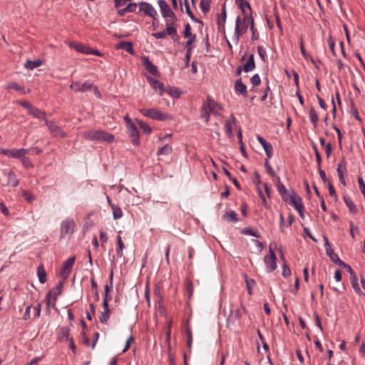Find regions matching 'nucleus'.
<instances>
[{
  "label": "nucleus",
  "mask_w": 365,
  "mask_h": 365,
  "mask_svg": "<svg viewBox=\"0 0 365 365\" xmlns=\"http://www.w3.org/2000/svg\"><path fill=\"white\" fill-rule=\"evenodd\" d=\"M351 282L354 291L359 295H361L363 292L359 287L356 275H353L352 277H351Z\"/></svg>",
  "instance_id": "35"
},
{
  "label": "nucleus",
  "mask_w": 365,
  "mask_h": 365,
  "mask_svg": "<svg viewBox=\"0 0 365 365\" xmlns=\"http://www.w3.org/2000/svg\"><path fill=\"white\" fill-rule=\"evenodd\" d=\"M147 80L153 89H155V91L158 90L159 94L160 96L163 95V93H165V86L163 83L150 76L147 77Z\"/></svg>",
  "instance_id": "21"
},
{
  "label": "nucleus",
  "mask_w": 365,
  "mask_h": 365,
  "mask_svg": "<svg viewBox=\"0 0 365 365\" xmlns=\"http://www.w3.org/2000/svg\"><path fill=\"white\" fill-rule=\"evenodd\" d=\"M110 314V311H103L100 317V322L103 324L107 323Z\"/></svg>",
  "instance_id": "51"
},
{
  "label": "nucleus",
  "mask_w": 365,
  "mask_h": 365,
  "mask_svg": "<svg viewBox=\"0 0 365 365\" xmlns=\"http://www.w3.org/2000/svg\"><path fill=\"white\" fill-rule=\"evenodd\" d=\"M249 24H250V16H243L242 20H241L240 16L237 17L235 29V36L236 43H238L240 36L247 32Z\"/></svg>",
  "instance_id": "3"
},
{
  "label": "nucleus",
  "mask_w": 365,
  "mask_h": 365,
  "mask_svg": "<svg viewBox=\"0 0 365 365\" xmlns=\"http://www.w3.org/2000/svg\"><path fill=\"white\" fill-rule=\"evenodd\" d=\"M195 34L191 33V26L189 24H187L185 26V29L183 31V36L185 38H190L194 36Z\"/></svg>",
  "instance_id": "52"
},
{
  "label": "nucleus",
  "mask_w": 365,
  "mask_h": 365,
  "mask_svg": "<svg viewBox=\"0 0 365 365\" xmlns=\"http://www.w3.org/2000/svg\"><path fill=\"white\" fill-rule=\"evenodd\" d=\"M142 63L145 66L147 71L150 73L153 76H159L157 66H155L149 59L148 56L142 57Z\"/></svg>",
  "instance_id": "16"
},
{
  "label": "nucleus",
  "mask_w": 365,
  "mask_h": 365,
  "mask_svg": "<svg viewBox=\"0 0 365 365\" xmlns=\"http://www.w3.org/2000/svg\"><path fill=\"white\" fill-rule=\"evenodd\" d=\"M257 139L263 147L267 158H270L273 154V148L272 144L266 141L261 135H257Z\"/></svg>",
  "instance_id": "20"
},
{
  "label": "nucleus",
  "mask_w": 365,
  "mask_h": 365,
  "mask_svg": "<svg viewBox=\"0 0 365 365\" xmlns=\"http://www.w3.org/2000/svg\"><path fill=\"white\" fill-rule=\"evenodd\" d=\"M235 88L237 92L242 95L244 97L247 96V86L242 83L241 78H238L235 81Z\"/></svg>",
  "instance_id": "25"
},
{
  "label": "nucleus",
  "mask_w": 365,
  "mask_h": 365,
  "mask_svg": "<svg viewBox=\"0 0 365 365\" xmlns=\"http://www.w3.org/2000/svg\"><path fill=\"white\" fill-rule=\"evenodd\" d=\"M19 159L21 160V162H22L23 165L26 168H29L33 167V165H32V163H31V160L29 158L26 157V155H24L22 157L19 158Z\"/></svg>",
  "instance_id": "54"
},
{
  "label": "nucleus",
  "mask_w": 365,
  "mask_h": 365,
  "mask_svg": "<svg viewBox=\"0 0 365 365\" xmlns=\"http://www.w3.org/2000/svg\"><path fill=\"white\" fill-rule=\"evenodd\" d=\"M76 227L75 221L73 219H66L61 224L60 240L68 237V239L73 234Z\"/></svg>",
  "instance_id": "5"
},
{
  "label": "nucleus",
  "mask_w": 365,
  "mask_h": 365,
  "mask_svg": "<svg viewBox=\"0 0 365 365\" xmlns=\"http://www.w3.org/2000/svg\"><path fill=\"white\" fill-rule=\"evenodd\" d=\"M45 124L53 137L64 138L66 136V133L53 121L45 119Z\"/></svg>",
  "instance_id": "12"
},
{
  "label": "nucleus",
  "mask_w": 365,
  "mask_h": 365,
  "mask_svg": "<svg viewBox=\"0 0 365 365\" xmlns=\"http://www.w3.org/2000/svg\"><path fill=\"white\" fill-rule=\"evenodd\" d=\"M291 197L292 198L287 202L294 206L296 210H301V208L303 207L302 198L297 195L294 190H291Z\"/></svg>",
  "instance_id": "22"
},
{
  "label": "nucleus",
  "mask_w": 365,
  "mask_h": 365,
  "mask_svg": "<svg viewBox=\"0 0 365 365\" xmlns=\"http://www.w3.org/2000/svg\"><path fill=\"white\" fill-rule=\"evenodd\" d=\"M129 136L131 138L132 143L135 146H138L140 145L139 140V132L135 125V124L128 126V128Z\"/></svg>",
  "instance_id": "18"
},
{
  "label": "nucleus",
  "mask_w": 365,
  "mask_h": 365,
  "mask_svg": "<svg viewBox=\"0 0 365 365\" xmlns=\"http://www.w3.org/2000/svg\"><path fill=\"white\" fill-rule=\"evenodd\" d=\"M29 113L33 115L36 118L43 119L45 120L46 119V113L44 111H42L39 108L36 106H33Z\"/></svg>",
  "instance_id": "26"
},
{
  "label": "nucleus",
  "mask_w": 365,
  "mask_h": 365,
  "mask_svg": "<svg viewBox=\"0 0 365 365\" xmlns=\"http://www.w3.org/2000/svg\"><path fill=\"white\" fill-rule=\"evenodd\" d=\"M176 21H177L168 19L166 21V29L165 30L166 35L173 36L174 41H177L179 38L177 36Z\"/></svg>",
  "instance_id": "15"
},
{
  "label": "nucleus",
  "mask_w": 365,
  "mask_h": 365,
  "mask_svg": "<svg viewBox=\"0 0 365 365\" xmlns=\"http://www.w3.org/2000/svg\"><path fill=\"white\" fill-rule=\"evenodd\" d=\"M257 53L260 57V58L263 61H265V58H266V51H264V48L262 46H257Z\"/></svg>",
  "instance_id": "57"
},
{
  "label": "nucleus",
  "mask_w": 365,
  "mask_h": 365,
  "mask_svg": "<svg viewBox=\"0 0 365 365\" xmlns=\"http://www.w3.org/2000/svg\"><path fill=\"white\" fill-rule=\"evenodd\" d=\"M235 1H236V3L238 4L243 16H250V15H252L251 6L247 0H235Z\"/></svg>",
  "instance_id": "19"
},
{
  "label": "nucleus",
  "mask_w": 365,
  "mask_h": 365,
  "mask_svg": "<svg viewBox=\"0 0 365 365\" xmlns=\"http://www.w3.org/2000/svg\"><path fill=\"white\" fill-rule=\"evenodd\" d=\"M299 43H300V51H301L302 55L306 60H308L309 55L307 54V53L305 51L302 36H300Z\"/></svg>",
  "instance_id": "56"
},
{
  "label": "nucleus",
  "mask_w": 365,
  "mask_h": 365,
  "mask_svg": "<svg viewBox=\"0 0 365 365\" xmlns=\"http://www.w3.org/2000/svg\"><path fill=\"white\" fill-rule=\"evenodd\" d=\"M339 266L346 269L347 272L350 274L351 277H352L353 275H356L353 269L351 267V266L346 264L344 262L342 261L341 263Z\"/></svg>",
  "instance_id": "60"
},
{
  "label": "nucleus",
  "mask_w": 365,
  "mask_h": 365,
  "mask_svg": "<svg viewBox=\"0 0 365 365\" xmlns=\"http://www.w3.org/2000/svg\"><path fill=\"white\" fill-rule=\"evenodd\" d=\"M313 148L314 150V153H315V155H316V158H317V166H320L321 163H322V156L315 145L313 146Z\"/></svg>",
  "instance_id": "62"
},
{
  "label": "nucleus",
  "mask_w": 365,
  "mask_h": 365,
  "mask_svg": "<svg viewBox=\"0 0 365 365\" xmlns=\"http://www.w3.org/2000/svg\"><path fill=\"white\" fill-rule=\"evenodd\" d=\"M138 6L140 9L139 11H143L145 14V15H147L148 16H150L153 19H155L158 14L150 4L145 1H141L138 4Z\"/></svg>",
  "instance_id": "13"
},
{
  "label": "nucleus",
  "mask_w": 365,
  "mask_h": 365,
  "mask_svg": "<svg viewBox=\"0 0 365 365\" xmlns=\"http://www.w3.org/2000/svg\"><path fill=\"white\" fill-rule=\"evenodd\" d=\"M343 199L346 205L348 207L349 212L352 214H356L358 212V209L351 197L349 196H344Z\"/></svg>",
  "instance_id": "27"
},
{
  "label": "nucleus",
  "mask_w": 365,
  "mask_h": 365,
  "mask_svg": "<svg viewBox=\"0 0 365 365\" xmlns=\"http://www.w3.org/2000/svg\"><path fill=\"white\" fill-rule=\"evenodd\" d=\"M327 186H328L329 195L332 197H336V193L335 189H334L332 183L330 181H328Z\"/></svg>",
  "instance_id": "64"
},
{
  "label": "nucleus",
  "mask_w": 365,
  "mask_h": 365,
  "mask_svg": "<svg viewBox=\"0 0 365 365\" xmlns=\"http://www.w3.org/2000/svg\"><path fill=\"white\" fill-rule=\"evenodd\" d=\"M27 150L21 149H4L0 148V154H4L9 158H19L26 155Z\"/></svg>",
  "instance_id": "9"
},
{
  "label": "nucleus",
  "mask_w": 365,
  "mask_h": 365,
  "mask_svg": "<svg viewBox=\"0 0 365 365\" xmlns=\"http://www.w3.org/2000/svg\"><path fill=\"white\" fill-rule=\"evenodd\" d=\"M113 216L115 220L120 219L123 216L121 208L116 205H111Z\"/></svg>",
  "instance_id": "40"
},
{
  "label": "nucleus",
  "mask_w": 365,
  "mask_h": 365,
  "mask_svg": "<svg viewBox=\"0 0 365 365\" xmlns=\"http://www.w3.org/2000/svg\"><path fill=\"white\" fill-rule=\"evenodd\" d=\"M186 336H187V345L188 349L190 350L192 347V334L190 327L188 325V321H187V326L185 330Z\"/></svg>",
  "instance_id": "38"
},
{
  "label": "nucleus",
  "mask_w": 365,
  "mask_h": 365,
  "mask_svg": "<svg viewBox=\"0 0 365 365\" xmlns=\"http://www.w3.org/2000/svg\"><path fill=\"white\" fill-rule=\"evenodd\" d=\"M116 49L125 50L131 55H135V51L133 49V44L130 41H120L116 46Z\"/></svg>",
  "instance_id": "24"
},
{
  "label": "nucleus",
  "mask_w": 365,
  "mask_h": 365,
  "mask_svg": "<svg viewBox=\"0 0 365 365\" xmlns=\"http://www.w3.org/2000/svg\"><path fill=\"white\" fill-rule=\"evenodd\" d=\"M172 150H173L172 147L170 146L168 144H166L158 150L157 155H168L172 153Z\"/></svg>",
  "instance_id": "43"
},
{
  "label": "nucleus",
  "mask_w": 365,
  "mask_h": 365,
  "mask_svg": "<svg viewBox=\"0 0 365 365\" xmlns=\"http://www.w3.org/2000/svg\"><path fill=\"white\" fill-rule=\"evenodd\" d=\"M74 262L75 257L73 256L69 257L63 263V266L61 270V276L62 277L63 280H66L68 279Z\"/></svg>",
  "instance_id": "10"
},
{
  "label": "nucleus",
  "mask_w": 365,
  "mask_h": 365,
  "mask_svg": "<svg viewBox=\"0 0 365 365\" xmlns=\"http://www.w3.org/2000/svg\"><path fill=\"white\" fill-rule=\"evenodd\" d=\"M185 9H186V13L189 16V17L194 21L195 22H198V23H202L201 21H200L199 19H196L195 16H194V14H192L188 4H187V0H185Z\"/></svg>",
  "instance_id": "46"
},
{
  "label": "nucleus",
  "mask_w": 365,
  "mask_h": 365,
  "mask_svg": "<svg viewBox=\"0 0 365 365\" xmlns=\"http://www.w3.org/2000/svg\"><path fill=\"white\" fill-rule=\"evenodd\" d=\"M216 109L222 110L221 106L208 96L205 101H203L201 107L200 116L203 118L206 123L210 120V113H213Z\"/></svg>",
  "instance_id": "2"
},
{
  "label": "nucleus",
  "mask_w": 365,
  "mask_h": 365,
  "mask_svg": "<svg viewBox=\"0 0 365 365\" xmlns=\"http://www.w3.org/2000/svg\"><path fill=\"white\" fill-rule=\"evenodd\" d=\"M137 122H138L140 128L143 130V131L145 134H150L151 133L152 129L148 124L143 122L142 120H137Z\"/></svg>",
  "instance_id": "45"
},
{
  "label": "nucleus",
  "mask_w": 365,
  "mask_h": 365,
  "mask_svg": "<svg viewBox=\"0 0 365 365\" xmlns=\"http://www.w3.org/2000/svg\"><path fill=\"white\" fill-rule=\"evenodd\" d=\"M328 44H329L331 51L332 52V53L334 55H335V50H334L335 41L331 35L328 38Z\"/></svg>",
  "instance_id": "58"
},
{
  "label": "nucleus",
  "mask_w": 365,
  "mask_h": 365,
  "mask_svg": "<svg viewBox=\"0 0 365 365\" xmlns=\"http://www.w3.org/2000/svg\"><path fill=\"white\" fill-rule=\"evenodd\" d=\"M59 339L61 341H68L71 336H70V329L68 327H62L59 329Z\"/></svg>",
  "instance_id": "30"
},
{
  "label": "nucleus",
  "mask_w": 365,
  "mask_h": 365,
  "mask_svg": "<svg viewBox=\"0 0 365 365\" xmlns=\"http://www.w3.org/2000/svg\"><path fill=\"white\" fill-rule=\"evenodd\" d=\"M6 88L9 89H14L16 91H20L23 93H28L30 92V89H27L26 91H25V89L22 86L18 85L14 81H11V82L9 83Z\"/></svg>",
  "instance_id": "34"
},
{
  "label": "nucleus",
  "mask_w": 365,
  "mask_h": 365,
  "mask_svg": "<svg viewBox=\"0 0 365 365\" xmlns=\"http://www.w3.org/2000/svg\"><path fill=\"white\" fill-rule=\"evenodd\" d=\"M64 281L65 280H62L61 282H60L53 289L50 290L46 294V311L47 312H50L49 307H50V304H51V298L53 299L52 306L54 307L56 305V302L57 300L58 297L61 294Z\"/></svg>",
  "instance_id": "6"
},
{
  "label": "nucleus",
  "mask_w": 365,
  "mask_h": 365,
  "mask_svg": "<svg viewBox=\"0 0 365 365\" xmlns=\"http://www.w3.org/2000/svg\"><path fill=\"white\" fill-rule=\"evenodd\" d=\"M158 5L160 8L162 16L165 19L177 21L175 13L170 9L168 4L165 0H158Z\"/></svg>",
  "instance_id": "8"
},
{
  "label": "nucleus",
  "mask_w": 365,
  "mask_h": 365,
  "mask_svg": "<svg viewBox=\"0 0 365 365\" xmlns=\"http://www.w3.org/2000/svg\"><path fill=\"white\" fill-rule=\"evenodd\" d=\"M7 181L2 182L3 186H12L16 187L19 185V180L16 178L15 173L10 170L8 173H6Z\"/></svg>",
  "instance_id": "23"
},
{
  "label": "nucleus",
  "mask_w": 365,
  "mask_h": 365,
  "mask_svg": "<svg viewBox=\"0 0 365 365\" xmlns=\"http://www.w3.org/2000/svg\"><path fill=\"white\" fill-rule=\"evenodd\" d=\"M255 68V63L254 55L250 54L248 57L247 62L245 63L243 66V70L245 72H250Z\"/></svg>",
  "instance_id": "29"
},
{
  "label": "nucleus",
  "mask_w": 365,
  "mask_h": 365,
  "mask_svg": "<svg viewBox=\"0 0 365 365\" xmlns=\"http://www.w3.org/2000/svg\"><path fill=\"white\" fill-rule=\"evenodd\" d=\"M250 30L252 31V40L256 41L259 38V34L254 26V20L252 15H250Z\"/></svg>",
  "instance_id": "37"
},
{
  "label": "nucleus",
  "mask_w": 365,
  "mask_h": 365,
  "mask_svg": "<svg viewBox=\"0 0 365 365\" xmlns=\"http://www.w3.org/2000/svg\"><path fill=\"white\" fill-rule=\"evenodd\" d=\"M69 46L71 48H73L77 51L82 53L88 54V53L90 52L89 47L81 43H69Z\"/></svg>",
  "instance_id": "32"
},
{
  "label": "nucleus",
  "mask_w": 365,
  "mask_h": 365,
  "mask_svg": "<svg viewBox=\"0 0 365 365\" xmlns=\"http://www.w3.org/2000/svg\"><path fill=\"white\" fill-rule=\"evenodd\" d=\"M93 87V84L89 82H84L83 83H81V82L76 81L73 82L70 85V88L76 92H85L86 91L91 90Z\"/></svg>",
  "instance_id": "14"
},
{
  "label": "nucleus",
  "mask_w": 365,
  "mask_h": 365,
  "mask_svg": "<svg viewBox=\"0 0 365 365\" xmlns=\"http://www.w3.org/2000/svg\"><path fill=\"white\" fill-rule=\"evenodd\" d=\"M37 274L40 283L43 284L46 282V272L43 265L41 264L37 268Z\"/></svg>",
  "instance_id": "33"
},
{
  "label": "nucleus",
  "mask_w": 365,
  "mask_h": 365,
  "mask_svg": "<svg viewBox=\"0 0 365 365\" xmlns=\"http://www.w3.org/2000/svg\"><path fill=\"white\" fill-rule=\"evenodd\" d=\"M290 275H291V270H290L289 266L287 265V264H283L282 276L286 278Z\"/></svg>",
  "instance_id": "61"
},
{
  "label": "nucleus",
  "mask_w": 365,
  "mask_h": 365,
  "mask_svg": "<svg viewBox=\"0 0 365 365\" xmlns=\"http://www.w3.org/2000/svg\"><path fill=\"white\" fill-rule=\"evenodd\" d=\"M83 137L91 141H105L107 143H112L115 138L114 135L109 133L106 130H90L84 131Z\"/></svg>",
  "instance_id": "1"
},
{
  "label": "nucleus",
  "mask_w": 365,
  "mask_h": 365,
  "mask_svg": "<svg viewBox=\"0 0 365 365\" xmlns=\"http://www.w3.org/2000/svg\"><path fill=\"white\" fill-rule=\"evenodd\" d=\"M337 175L339 177V180L340 182L344 185L346 186V181L344 178V175L347 173L346 170V161L345 160L344 157H342L338 163L337 165Z\"/></svg>",
  "instance_id": "11"
},
{
  "label": "nucleus",
  "mask_w": 365,
  "mask_h": 365,
  "mask_svg": "<svg viewBox=\"0 0 365 365\" xmlns=\"http://www.w3.org/2000/svg\"><path fill=\"white\" fill-rule=\"evenodd\" d=\"M268 159L267 158L264 163V167L266 168V170L267 172L272 177V178H275L276 177V174L274 172L272 168L271 167V165H269V161H268Z\"/></svg>",
  "instance_id": "55"
},
{
  "label": "nucleus",
  "mask_w": 365,
  "mask_h": 365,
  "mask_svg": "<svg viewBox=\"0 0 365 365\" xmlns=\"http://www.w3.org/2000/svg\"><path fill=\"white\" fill-rule=\"evenodd\" d=\"M242 233L245 234V235H252V236L255 237L257 238H259L261 237L260 235L257 232L253 230L250 227H245V228H244L242 230Z\"/></svg>",
  "instance_id": "47"
},
{
  "label": "nucleus",
  "mask_w": 365,
  "mask_h": 365,
  "mask_svg": "<svg viewBox=\"0 0 365 365\" xmlns=\"http://www.w3.org/2000/svg\"><path fill=\"white\" fill-rule=\"evenodd\" d=\"M246 312L247 309L243 305L241 306V309H237L235 312L231 311V313L227 319V323H234L235 320H239Z\"/></svg>",
  "instance_id": "17"
},
{
  "label": "nucleus",
  "mask_w": 365,
  "mask_h": 365,
  "mask_svg": "<svg viewBox=\"0 0 365 365\" xmlns=\"http://www.w3.org/2000/svg\"><path fill=\"white\" fill-rule=\"evenodd\" d=\"M253 86H258L260 84V78L258 74H255L250 79Z\"/></svg>",
  "instance_id": "63"
},
{
  "label": "nucleus",
  "mask_w": 365,
  "mask_h": 365,
  "mask_svg": "<svg viewBox=\"0 0 365 365\" xmlns=\"http://www.w3.org/2000/svg\"><path fill=\"white\" fill-rule=\"evenodd\" d=\"M117 244H118V255L121 257L123 255V250L125 247V245L122 241V239L120 235L117 237Z\"/></svg>",
  "instance_id": "48"
},
{
  "label": "nucleus",
  "mask_w": 365,
  "mask_h": 365,
  "mask_svg": "<svg viewBox=\"0 0 365 365\" xmlns=\"http://www.w3.org/2000/svg\"><path fill=\"white\" fill-rule=\"evenodd\" d=\"M327 255L329 257L330 259L335 263L336 264L339 265L341 263V260L334 251L331 247H327L326 249Z\"/></svg>",
  "instance_id": "28"
},
{
  "label": "nucleus",
  "mask_w": 365,
  "mask_h": 365,
  "mask_svg": "<svg viewBox=\"0 0 365 365\" xmlns=\"http://www.w3.org/2000/svg\"><path fill=\"white\" fill-rule=\"evenodd\" d=\"M165 92L168 93L170 96L176 98H179L181 94V92H180L178 88L171 86H169L167 88H165Z\"/></svg>",
  "instance_id": "41"
},
{
  "label": "nucleus",
  "mask_w": 365,
  "mask_h": 365,
  "mask_svg": "<svg viewBox=\"0 0 365 365\" xmlns=\"http://www.w3.org/2000/svg\"><path fill=\"white\" fill-rule=\"evenodd\" d=\"M186 290L188 293V296L190 298L193 293V284L191 281L187 279L185 282Z\"/></svg>",
  "instance_id": "53"
},
{
  "label": "nucleus",
  "mask_w": 365,
  "mask_h": 365,
  "mask_svg": "<svg viewBox=\"0 0 365 365\" xmlns=\"http://www.w3.org/2000/svg\"><path fill=\"white\" fill-rule=\"evenodd\" d=\"M222 18L220 17V14H217V25H218L219 29H220V27L222 26L223 29H225L224 24H225V21H226L225 4H224L222 6Z\"/></svg>",
  "instance_id": "36"
},
{
  "label": "nucleus",
  "mask_w": 365,
  "mask_h": 365,
  "mask_svg": "<svg viewBox=\"0 0 365 365\" xmlns=\"http://www.w3.org/2000/svg\"><path fill=\"white\" fill-rule=\"evenodd\" d=\"M317 168H318L319 174L322 181L324 183L327 184L328 181H329V180L327 178L325 172L322 169L321 165L320 166H317Z\"/></svg>",
  "instance_id": "59"
},
{
  "label": "nucleus",
  "mask_w": 365,
  "mask_h": 365,
  "mask_svg": "<svg viewBox=\"0 0 365 365\" xmlns=\"http://www.w3.org/2000/svg\"><path fill=\"white\" fill-rule=\"evenodd\" d=\"M188 40L185 43V48L186 51L192 52V44L196 40V35H194L192 37L187 38Z\"/></svg>",
  "instance_id": "50"
},
{
  "label": "nucleus",
  "mask_w": 365,
  "mask_h": 365,
  "mask_svg": "<svg viewBox=\"0 0 365 365\" xmlns=\"http://www.w3.org/2000/svg\"><path fill=\"white\" fill-rule=\"evenodd\" d=\"M225 130L230 138H233L232 125L230 121L227 120L225 125Z\"/></svg>",
  "instance_id": "49"
},
{
  "label": "nucleus",
  "mask_w": 365,
  "mask_h": 365,
  "mask_svg": "<svg viewBox=\"0 0 365 365\" xmlns=\"http://www.w3.org/2000/svg\"><path fill=\"white\" fill-rule=\"evenodd\" d=\"M273 247L277 248L275 243H271L269 245V255H267L264 257V262L266 265V268L268 272H272L277 269V257Z\"/></svg>",
  "instance_id": "4"
},
{
  "label": "nucleus",
  "mask_w": 365,
  "mask_h": 365,
  "mask_svg": "<svg viewBox=\"0 0 365 365\" xmlns=\"http://www.w3.org/2000/svg\"><path fill=\"white\" fill-rule=\"evenodd\" d=\"M211 4V0H201L200 3V6L202 11L204 14H207L210 11V6Z\"/></svg>",
  "instance_id": "44"
},
{
  "label": "nucleus",
  "mask_w": 365,
  "mask_h": 365,
  "mask_svg": "<svg viewBox=\"0 0 365 365\" xmlns=\"http://www.w3.org/2000/svg\"><path fill=\"white\" fill-rule=\"evenodd\" d=\"M140 112L144 116L150 118L154 120L163 121V120H169L171 118L168 114L163 113L155 108H150V109L143 108V109L140 110Z\"/></svg>",
  "instance_id": "7"
},
{
  "label": "nucleus",
  "mask_w": 365,
  "mask_h": 365,
  "mask_svg": "<svg viewBox=\"0 0 365 365\" xmlns=\"http://www.w3.org/2000/svg\"><path fill=\"white\" fill-rule=\"evenodd\" d=\"M43 64V61L41 59H36L34 61L27 60L24 63V67L29 70H33Z\"/></svg>",
  "instance_id": "31"
},
{
  "label": "nucleus",
  "mask_w": 365,
  "mask_h": 365,
  "mask_svg": "<svg viewBox=\"0 0 365 365\" xmlns=\"http://www.w3.org/2000/svg\"><path fill=\"white\" fill-rule=\"evenodd\" d=\"M309 119L314 127H317V122L319 120L318 115L315 111L314 108L312 107L309 110Z\"/></svg>",
  "instance_id": "42"
},
{
  "label": "nucleus",
  "mask_w": 365,
  "mask_h": 365,
  "mask_svg": "<svg viewBox=\"0 0 365 365\" xmlns=\"http://www.w3.org/2000/svg\"><path fill=\"white\" fill-rule=\"evenodd\" d=\"M222 218L233 222H236L238 220L237 215L235 211H230L229 212L225 213L222 215Z\"/></svg>",
  "instance_id": "39"
}]
</instances>
